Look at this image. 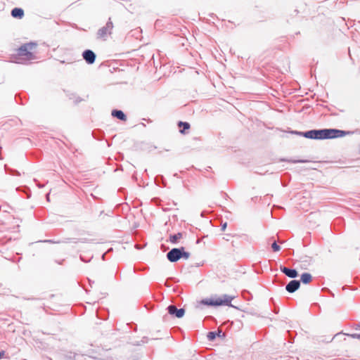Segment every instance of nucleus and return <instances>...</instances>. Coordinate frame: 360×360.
Here are the masks:
<instances>
[{
    "instance_id": "nucleus-14",
    "label": "nucleus",
    "mask_w": 360,
    "mask_h": 360,
    "mask_svg": "<svg viewBox=\"0 0 360 360\" xmlns=\"http://www.w3.org/2000/svg\"><path fill=\"white\" fill-rule=\"evenodd\" d=\"M183 235L181 233H178L176 234L170 236L169 241L172 243H176L181 238H182Z\"/></svg>"
},
{
    "instance_id": "nucleus-10",
    "label": "nucleus",
    "mask_w": 360,
    "mask_h": 360,
    "mask_svg": "<svg viewBox=\"0 0 360 360\" xmlns=\"http://www.w3.org/2000/svg\"><path fill=\"white\" fill-rule=\"evenodd\" d=\"M11 15L15 18L22 19L24 16V11L20 8H15L11 11Z\"/></svg>"
},
{
    "instance_id": "nucleus-11",
    "label": "nucleus",
    "mask_w": 360,
    "mask_h": 360,
    "mask_svg": "<svg viewBox=\"0 0 360 360\" xmlns=\"http://www.w3.org/2000/svg\"><path fill=\"white\" fill-rule=\"evenodd\" d=\"M112 115L114 116V117H116L117 118H118L120 120H122V121H126L127 120L126 115L121 110H113L112 112Z\"/></svg>"
},
{
    "instance_id": "nucleus-1",
    "label": "nucleus",
    "mask_w": 360,
    "mask_h": 360,
    "mask_svg": "<svg viewBox=\"0 0 360 360\" xmlns=\"http://www.w3.org/2000/svg\"><path fill=\"white\" fill-rule=\"evenodd\" d=\"M37 46V44L34 42L22 44L16 49L15 53L13 55V60L16 63H20V60H30L34 59Z\"/></svg>"
},
{
    "instance_id": "nucleus-19",
    "label": "nucleus",
    "mask_w": 360,
    "mask_h": 360,
    "mask_svg": "<svg viewBox=\"0 0 360 360\" xmlns=\"http://www.w3.org/2000/svg\"><path fill=\"white\" fill-rule=\"evenodd\" d=\"M4 352H0V359L3 356Z\"/></svg>"
},
{
    "instance_id": "nucleus-2",
    "label": "nucleus",
    "mask_w": 360,
    "mask_h": 360,
    "mask_svg": "<svg viewBox=\"0 0 360 360\" xmlns=\"http://www.w3.org/2000/svg\"><path fill=\"white\" fill-rule=\"evenodd\" d=\"M234 298V295H223L219 296L215 295L210 298H205L198 302L195 307L200 308V305L210 307L231 306V302Z\"/></svg>"
},
{
    "instance_id": "nucleus-5",
    "label": "nucleus",
    "mask_w": 360,
    "mask_h": 360,
    "mask_svg": "<svg viewBox=\"0 0 360 360\" xmlns=\"http://www.w3.org/2000/svg\"><path fill=\"white\" fill-rule=\"evenodd\" d=\"M113 28L112 22H108L104 27L101 28L98 32V35L100 38H105L108 34H110Z\"/></svg>"
},
{
    "instance_id": "nucleus-15",
    "label": "nucleus",
    "mask_w": 360,
    "mask_h": 360,
    "mask_svg": "<svg viewBox=\"0 0 360 360\" xmlns=\"http://www.w3.org/2000/svg\"><path fill=\"white\" fill-rule=\"evenodd\" d=\"M304 136L307 139H316V130H310L304 134Z\"/></svg>"
},
{
    "instance_id": "nucleus-18",
    "label": "nucleus",
    "mask_w": 360,
    "mask_h": 360,
    "mask_svg": "<svg viewBox=\"0 0 360 360\" xmlns=\"http://www.w3.org/2000/svg\"><path fill=\"white\" fill-rule=\"evenodd\" d=\"M226 227V223H225L224 224H223L222 226V229L224 230Z\"/></svg>"
},
{
    "instance_id": "nucleus-4",
    "label": "nucleus",
    "mask_w": 360,
    "mask_h": 360,
    "mask_svg": "<svg viewBox=\"0 0 360 360\" xmlns=\"http://www.w3.org/2000/svg\"><path fill=\"white\" fill-rule=\"evenodd\" d=\"M167 257L171 262H175L181 258L188 259L190 257V253L186 252L185 248L182 247L181 248H174L171 250L167 254Z\"/></svg>"
},
{
    "instance_id": "nucleus-20",
    "label": "nucleus",
    "mask_w": 360,
    "mask_h": 360,
    "mask_svg": "<svg viewBox=\"0 0 360 360\" xmlns=\"http://www.w3.org/2000/svg\"><path fill=\"white\" fill-rule=\"evenodd\" d=\"M353 336H356V335H354ZM357 337H358L359 338H360V335H357Z\"/></svg>"
},
{
    "instance_id": "nucleus-9",
    "label": "nucleus",
    "mask_w": 360,
    "mask_h": 360,
    "mask_svg": "<svg viewBox=\"0 0 360 360\" xmlns=\"http://www.w3.org/2000/svg\"><path fill=\"white\" fill-rule=\"evenodd\" d=\"M281 271L290 278H295L297 276V272L295 269H290L285 266H281Z\"/></svg>"
},
{
    "instance_id": "nucleus-3",
    "label": "nucleus",
    "mask_w": 360,
    "mask_h": 360,
    "mask_svg": "<svg viewBox=\"0 0 360 360\" xmlns=\"http://www.w3.org/2000/svg\"><path fill=\"white\" fill-rule=\"evenodd\" d=\"M351 133L350 131L335 129L316 130V136H317L316 139H335L350 134Z\"/></svg>"
},
{
    "instance_id": "nucleus-17",
    "label": "nucleus",
    "mask_w": 360,
    "mask_h": 360,
    "mask_svg": "<svg viewBox=\"0 0 360 360\" xmlns=\"http://www.w3.org/2000/svg\"><path fill=\"white\" fill-rule=\"evenodd\" d=\"M216 335H217V334L214 332H210L207 334V338L210 340H214Z\"/></svg>"
},
{
    "instance_id": "nucleus-12",
    "label": "nucleus",
    "mask_w": 360,
    "mask_h": 360,
    "mask_svg": "<svg viewBox=\"0 0 360 360\" xmlns=\"http://www.w3.org/2000/svg\"><path fill=\"white\" fill-rule=\"evenodd\" d=\"M312 281V276L309 273H304L301 276V281L304 284H308Z\"/></svg>"
},
{
    "instance_id": "nucleus-13",
    "label": "nucleus",
    "mask_w": 360,
    "mask_h": 360,
    "mask_svg": "<svg viewBox=\"0 0 360 360\" xmlns=\"http://www.w3.org/2000/svg\"><path fill=\"white\" fill-rule=\"evenodd\" d=\"M178 126L180 128L179 131L181 134H185V130L190 129V124L188 122H179Z\"/></svg>"
},
{
    "instance_id": "nucleus-8",
    "label": "nucleus",
    "mask_w": 360,
    "mask_h": 360,
    "mask_svg": "<svg viewBox=\"0 0 360 360\" xmlns=\"http://www.w3.org/2000/svg\"><path fill=\"white\" fill-rule=\"evenodd\" d=\"M83 57L88 63H93L96 59L95 53L91 50H86L83 53Z\"/></svg>"
},
{
    "instance_id": "nucleus-6",
    "label": "nucleus",
    "mask_w": 360,
    "mask_h": 360,
    "mask_svg": "<svg viewBox=\"0 0 360 360\" xmlns=\"http://www.w3.org/2000/svg\"><path fill=\"white\" fill-rule=\"evenodd\" d=\"M167 309L169 314L179 319L183 317L185 314L184 309H178L174 305H169Z\"/></svg>"
},
{
    "instance_id": "nucleus-16",
    "label": "nucleus",
    "mask_w": 360,
    "mask_h": 360,
    "mask_svg": "<svg viewBox=\"0 0 360 360\" xmlns=\"http://www.w3.org/2000/svg\"><path fill=\"white\" fill-rule=\"evenodd\" d=\"M271 248L274 252H278L281 250L280 246L277 245L276 242L273 243Z\"/></svg>"
},
{
    "instance_id": "nucleus-7",
    "label": "nucleus",
    "mask_w": 360,
    "mask_h": 360,
    "mask_svg": "<svg viewBox=\"0 0 360 360\" xmlns=\"http://www.w3.org/2000/svg\"><path fill=\"white\" fill-rule=\"evenodd\" d=\"M300 283L299 281L292 280L286 285L285 289L288 292L292 293L296 291L300 288Z\"/></svg>"
}]
</instances>
